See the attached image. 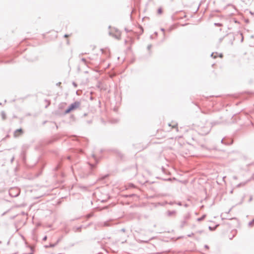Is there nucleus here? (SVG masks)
<instances>
[{
  "label": "nucleus",
  "mask_w": 254,
  "mask_h": 254,
  "mask_svg": "<svg viewBox=\"0 0 254 254\" xmlns=\"http://www.w3.org/2000/svg\"><path fill=\"white\" fill-rule=\"evenodd\" d=\"M212 56L214 57V58H216V56L215 55H214V53H213L212 54Z\"/></svg>",
  "instance_id": "obj_4"
},
{
  "label": "nucleus",
  "mask_w": 254,
  "mask_h": 254,
  "mask_svg": "<svg viewBox=\"0 0 254 254\" xmlns=\"http://www.w3.org/2000/svg\"><path fill=\"white\" fill-rule=\"evenodd\" d=\"M80 106V103L79 102H75L74 103L71 104L67 109L66 110L65 113L66 114L69 113L71 111H73L78 108Z\"/></svg>",
  "instance_id": "obj_1"
},
{
  "label": "nucleus",
  "mask_w": 254,
  "mask_h": 254,
  "mask_svg": "<svg viewBox=\"0 0 254 254\" xmlns=\"http://www.w3.org/2000/svg\"><path fill=\"white\" fill-rule=\"evenodd\" d=\"M23 131L22 129H18L14 131V136L16 137L22 134Z\"/></svg>",
  "instance_id": "obj_2"
},
{
  "label": "nucleus",
  "mask_w": 254,
  "mask_h": 254,
  "mask_svg": "<svg viewBox=\"0 0 254 254\" xmlns=\"http://www.w3.org/2000/svg\"><path fill=\"white\" fill-rule=\"evenodd\" d=\"M163 13V9L162 7H159L158 9H157V13L159 15L162 14Z\"/></svg>",
  "instance_id": "obj_3"
},
{
  "label": "nucleus",
  "mask_w": 254,
  "mask_h": 254,
  "mask_svg": "<svg viewBox=\"0 0 254 254\" xmlns=\"http://www.w3.org/2000/svg\"><path fill=\"white\" fill-rule=\"evenodd\" d=\"M82 62H86V61H85V60L84 59H83L82 60Z\"/></svg>",
  "instance_id": "obj_5"
},
{
  "label": "nucleus",
  "mask_w": 254,
  "mask_h": 254,
  "mask_svg": "<svg viewBox=\"0 0 254 254\" xmlns=\"http://www.w3.org/2000/svg\"><path fill=\"white\" fill-rule=\"evenodd\" d=\"M220 57L222 58V55H220Z\"/></svg>",
  "instance_id": "obj_6"
},
{
  "label": "nucleus",
  "mask_w": 254,
  "mask_h": 254,
  "mask_svg": "<svg viewBox=\"0 0 254 254\" xmlns=\"http://www.w3.org/2000/svg\"><path fill=\"white\" fill-rule=\"evenodd\" d=\"M65 36V37H68V36H67V35H65V36Z\"/></svg>",
  "instance_id": "obj_7"
}]
</instances>
